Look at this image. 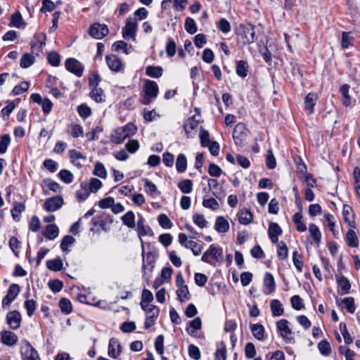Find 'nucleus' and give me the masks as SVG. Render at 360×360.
Returning a JSON list of instances; mask_svg holds the SVG:
<instances>
[{
  "mask_svg": "<svg viewBox=\"0 0 360 360\" xmlns=\"http://www.w3.org/2000/svg\"><path fill=\"white\" fill-rule=\"evenodd\" d=\"M137 131L136 125L131 122L127 123L122 127L117 128L110 136V140L113 143L120 144L127 138L134 135Z\"/></svg>",
  "mask_w": 360,
  "mask_h": 360,
  "instance_id": "f257e3e1",
  "label": "nucleus"
},
{
  "mask_svg": "<svg viewBox=\"0 0 360 360\" xmlns=\"http://www.w3.org/2000/svg\"><path fill=\"white\" fill-rule=\"evenodd\" d=\"M143 95L141 97V103L143 105H149L155 100L159 94V88L156 82L146 79L143 88Z\"/></svg>",
  "mask_w": 360,
  "mask_h": 360,
  "instance_id": "f03ea898",
  "label": "nucleus"
},
{
  "mask_svg": "<svg viewBox=\"0 0 360 360\" xmlns=\"http://www.w3.org/2000/svg\"><path fill=\"white\" fill-rule=\"evenodd\" d=\"M223 250L214 244L210 245L209 248L202 254L201 260L212 266H216L219 258L222 256Z\"/></svg>",
  "mask_w": 360,
  "mask_h": 360,
  "instance_id": "7ed1b4c3",
  "label": "nucleus"
},
{
  "mask_svg": "<svg viewBox=\"0 0 360 360\" xmlns=\"http://www.w3.org/2000/svg\"><path fill=\"white\" fill-rule=\"evenodd\" d=\"M157 259V255L153 252H148L146 254H144L143 252H142V273H143V277L145 279H148V277H147L148 271L149 273H151L154 269L155 264L156 262Z\"/></svg>",
  "mask_w": 360,
  "mask_h": 360,
  "instance_id": "20e7f679",
  "label": "nucleus"
},
{
  "mask_svg": "<svg viewBox=\"0 0 360 360\" xmlns=\"http://www.w3.org/2000/svg\"><path fill=\"white\" fill-rule=\"evenodd\" d=\"M276 328L280 333L281 336L287 343L295 342V339L292 336V330L289 328V322L286 319H281L276 323Z\"/></svg>",
  "mask_w": 360,
  "mask_h": 360,
  "instance_id": "39448f33",
  "label": "nucleus"
},
{
  "mask_svg": "<svg viewBox=\"0 0 360 360\" xmlns=\"http://www.w3.org/2000/svg\"><path fill=\"white\" fill-rule=\"evenodd\" d=\"M137 30V21L135 18H128L125 26L122 27V34L125 39L135 40Z\"/></svg>",
  "mask_w": 360,
  "mask_h": 360,
  "instance_id": "423d86ee",
  "label": "nucleus"
},
{
  "mask_svg": "<svg viewBox=\"0 0 360 360\" xmlns=\"http://www.w3.org/2000/svg\"><path fill=\"white\" fill-rule=\"evenodd\" d=\"M20 352L23 360H40L37 351L27 340L22 343Z\"/></svg>",
  "mask_w": 360,
  "mask_h": 360,
  "instance_id": "0eeeda50",
  "label": "nucleus"
},
{
  "mask_svg": "<svg viewBox=\"0 0 360 360\" xmlns=\"http://www.w3.org/2000/svg\"><path fill=\"white\" fill-rule=\"evenodd\" d=\"M248 129L242 122L238 123L233 131V139L237 146H242L246 140Z\"/></svg>",
  "mask_w": 360,
  "mask_h": 360,
  "instance_id": "6e6552de",
  "label": "nucleus"
},
{
  "mask_svg": "<svg viewBox=\"0 0 360 360\" xmlns=\"http://www.w3.org/2000/svg\"><path fill=\"white\" fill-rule=\"evenodd\" d=\"M65 66L68 72L74 74L77 77H81L83 75L84 68L78 60L74 58H69L65 60Z\"/></svg>",
  "mask_w": 360,
  "mask_h": 360,
  "instance_id": "1a4fd4ad",
  "label": "nucleus"
},
{
  "mask_svg": "<svg viewBox=\"0 0 360 360\" xmlns=\"http://www.w3.org/2000/svg\"><path fill=\"white\" fill-rule=\"evenodd\" d=\"M241 41L243 44H250L255 40V27L251 24L240 26Z\"/></svg>",
  "mask_w": 360,
  "mask_h": 360,
  "instance_id": "9d476101",
  "label": "nucleus"
},
{
  "mask_svg": "<svg viewBox=\"0 0 360 360\" xmlns=\"http://www.w3.org/2000/svg\"><path fill=\"white\" fill-rule=\"evenodd\" d=\"M209 189L212 195L219 200H222L226 196V191L223 186L215 179H209L207 181Z\"/></svg>",
  "mask_w": 360,
  "mask_h": 360,
  "instance_id": "9b49d317",
  "label": "nucleus"
},
{
  "mask_svg": "<svg viewBox=\"0 0 360 360\" xmlns=\"http://www.w3.org/2000/svg\"><path fill=\"white\" fill-rule=\"evenodd\" d=\"M108 32L107 25L98 22L92 24L89 30V35L96 39H103L108 34Z\"/></svg>",
  "mask_w": 360,
  "mask_h": 360,
  "instance_id": "f8f14e48",
  "label": "nucleus"
},
{
  "mask_svg": "<svg viewBox=\"0 0 360 360\" xmlns=\"http://www.w3.org/2000/svg\"><path fill=\"white\" fill-rule=\"evenodd\" d=\"M6 323L12 330H17L20 327L22 322L21 314L18 310H13L7 313Z\"/></svg>",
  "mask_w": 360,
  "mask_h": 360,
  "instance_id": "ddd939ff",
  "label": "nucleus"
},
{
  "mask_svg": "<svg viewBox=\"0 0 360 360\" xmlns=\"http://www.w3.org/2000/svg\"><path fill=\"white\" fill-rule=\"evenodd\" d=\"M46 35L44 33H39L34 35V40L30 43L32 53L38 56L45 46Z\"/></svg>",
  "mask_w": 360,
  "mask_h": 360,
  "instance_id": "4468645a",
  "label": "nucleus"
},
{
  "mask_svg": "<svg viewBox=\"0 0 360 360\" xmlns=\"http://www.w3.org/2000/svg\"><path fill=\"white\" fill-rule=\"evenodd\" d=\"M20 292V287L18 284H11L7 291L6 295L2 300V307H9L12 302L17 297Z\"/></svg>",
  "mask_w": 360,
  "mask_h": 360,
  "instance_id": "2eb2a0df",
  "label": "nucleus"
},
{
  "mask_svg": "<svg viewBox=\"0 0 360 360\" xmlns=\"http://www.w3.org/2000/svg\"><path fill=\"white\" fill-rule=\"evenodd\" d=\"M63 199L61 196L57 195L47 198L44 204V208L47 212H55L59 210L63 205Z\"/></svg>",
  "mask_w": 360,
  "mask_h": 360,
  "instance_id": "dca6fc26",
  "label": "nucleus"
},
{
  "mask_svg": "<svg viewBox=\"0 0 360 360\" xmlns=\"http://www.w3.org/2000/svg\"><path fill=\"white\" fill-rule=\"evenodd\" d=\"M105 60L108 68L113 72H118L124 68L122 60L115 55L106 56Z\"/></svg>",
  "mask_w": 360,
  "mask_h": 360,
  "instance_id": "f3484780",
  "label": "nucleus"
},
{
  "mask_svg": "<svg viewBox=\"0 0 360 360\" xmlns=\"http://www.w3.org/2000/svg\"><path fill=\"white\" fill-rule=\"evenodd\" d=\"M342 216L345 224H347L350 228H356L354 214L353 213V210L351 206H349V205H343Z\"/></svg>",
  "mask_w": 360,
  "mask_h": 360,
  "instance_id": "a211bd4d",
  "label": "nucleus"
},
{
  "mask_svg": "<svg viewBox=\"0 0 360 360\" xmlns=\"http://www.w3.org/2000/svg\"><path fill=\"white\" fill-rule=\"evenodd\" d=\"M318 96L314 93H309L304 98V110L309 115L314 113V106L316 105Z\"/></svg>",
  "mask_w": 360,
  "mask_h": 360,
  "instance_id": "6ab92c4d",
  "label": "nucleus"
},
{
  "mask_svg": "<svg viewBox=\"0 0 360 360\" xmlns=\"http://www.w3.org/2000/svg\"><path fill=\"white\" fill-rule=\"evenodd\" d=\"M1 342L7 346H13L18 342V336L10 330H2L0 333Z\"/></svg>",
  "mask_w": 360,
  "mask_h": 360,
  "instance_id": "aec40b11",
  "label": "nucleus"
},
{
  "mask_svg": "<svg viewBox=\"0 0 360 360\" xmlns=\"http://www.w3.org/2000/svg\"><path fill=\"white\" fill-rule=\"evenodd\" d=\"M122 352V347L117 339L112 338L108 345V355L116 359Z\"/></svg>",
  "mask_w": 360,
  "mask_h": 360,
  "instance_id": "412c9836",
  "label": "nucleus"
},
{
  "mask_svg": "<svg viewBox=\"0 0 360 360\" xmlns=\"http://www.w3.org/2000/svg\"><path fill=\"white\" fill-rule=\"evenodd\" d=\"M269 236L273 243L278 242V236L282 234V229L277 223L271 222L268 229Z\"/></svg>",
  "mask_w": 360,
  "mask_h": 360,
  "instance_id": "4be33fe9",
  "label": "nucleus"
},
{
  "mask_svg": "<svg viewBox=\"0 0 360 360\" xmlns=\"http://www.w3.org/2000/svg\"><path fill=\"white\" fill-rule=\"evenodd\" d=\"M136 230L139 238L148 235V233L151 231V229L149 226H145V219L140 214H138Z\"/></svg>",
  "mask_w": 360,
  "mask_h": 360,
  "instance_id": "5701e85b",
  "label": "nucleus"
},
{
  "mask_svg": "<svg viewBox=\"0 0 360 360\" xmlns=\"http://www.w3.org/2000/svg\"><path fill=\"white\" fill-rule=\"evenodd\" d=\"M354 229L350 228L345 236V241L347 245L350 248L359 247V238L354 230Z\"/></svg>",
  "mask_w": 360,
  "mask_h": 360,
  "instance_id": "b1692460",
  "label": "nucleus"
},
{
  "mask_svg": "<svg viewBox=\"0 0 360 360\" xmlns=\"http://www.w3.org/2000/svg\"><path fill=\"white\" fill-rule=\"evenodd\" d=\"M91 192L87 186V182L84 181L80 184V189L75 193V197L79 202L84 201L88 198Z\"/></svg>",
  "mask_w": 360,
  "mask_h": 360,
  "instance_id": "393cba45",
  "label": "nucleus"
},
{
  "mask_svg": "<svg viewBox=\"0 0 360 360\" xmlns=\"http://www.w3.org/2000/svg\"><path fill=\"white\" fill-rule=\"evenodd\" d=\"M249 72V65L247 61L240 60L236 61V72L242 77L245 78L248 76Z\"/></svg>",
  "mask_w": 360,
  "mask_h": 360,
  "instance_id": "a878e982",
  "label": "nucleus"
},
{
  "mask_svg": "<svg viewBox=\"0 0 360 360\" xmlns=\"http://www.w3.org/2000/svg\"><path fill=\"white\" fill-rule=\"evenodd\" d=\"M214 229L218 233H226L229 229V221L224 217H217L214 224Z\"/></svg>",
  "mask_w": 360,
  "mask_h": 360,
  "instance_id": "bb28decb",
  "label": "nucleus"
},
{
  "mask_svg": "<svg viewBox=\"0 0 360 360\" xmlns=\"http://www.w3.org/2000/svg\"><path fill=\"white\" fill-rule=\"evenodd\" d=\"M13 207L11 210V215L15 221H19L20 219V214L25 211V205L24 202H18L15 201L13 202Z\"/></svg>",
  "mask_w": 360,
  "mask_h": 360,
  "instance_id": "cd10ccee",
  "label": "nucleus"
},
{
  "mask_svg": "<svg viewBox=\"0 0 360 360\" xmlns=\"http://www.w3.org/2000/svg\"><path fill=\"white\" fill-rule=\"evenodd\" d=\"M59 229L55 224H49L46 226L43 235L49 240H54L58 236Z\"/></svg>",
  "mask_w": 360,
  "mask_h": 360,
  "instance_id": "c85d7f7f",
  "label": "nucleus"
},
{
  "mask_svg": "<svg viewBox=\"0 0 360 360\" xmlns=\"http://www.w3.org/2000/svg\"><path fill=\"white\" fill-rule=\"evenodd\" d=\"M177 288L178 289L176 290V293L177 295V300L179 302H184L191 299V296L186 285Z\"/></svg>",
  "mask_w": 360,
  "mask_h": 360,
  "instance_id": "c756f323",
  "label": "nucleus"
},
{
  "mask_svg": "<svg viewBox=\"0 0 360 360\" xmlns=\"http://www.w3.org/2000/svg\"><path fill=\"white\" fill-rule=\"evenodd\" d=\"M89 96L96 103H102L105 100V95L104 91L100 87L91 89Z\"/></svg>",
  "mask_w": 360,
  "mask_h": 360,
  "instance_id": "7c9ffc66",
  "label": "nucleus"
},
{
  "mask_svg": "<svg viewBox=\"0 0 360 360\" xmlns=\"http://www.w3.org/2000/svg\"><path fill=\"white\" fill-rule=\"evenodd\" d=\"M264 285L267 288V291H264L266 294H270L275 290V282L274 276L271 274L266 272L264 278Z\"/></svg>",
  "mask_w": 360,
  "mask_h": 360,
  "instance_id": "2f4dec72",
  "label": "nucleus"
},
{
  "mask_svg": "<svg viewBox=\"0 0 360 360\" xmlns=\"http://www.w3.org/2000/svg\"><path fill=\"white\" fill-rule=\"evenodd\" d=\"M270 307L273 316H280L284 313V309L282 304L278 300H272L270 303Z\"/></svg>",
  "mask_w": 360,
  "mask_h": 360,
  "instance_id": "473e14b6",
  "label": "nucleus"
},
{
  "mask_svg": "<svg viewBox=\"0 0 360 360\" xmlns=\"http://www.w3.org/2000/svg\"><path fill=\"white\" fill-rule=\"evenodd\" d=\"M349 85L345 84L340 86V91L342 96V104L347 107L352 103V98L349 94Z\"/></svg>",
  "mask_w": 360,
  "mask_h": 360,
  "instance_id": "72a5a7b5",
  "label": "nucleus"
},
{
  "mask_svg": "<svg viewBox=\"0 0 360 360\" xmlns=\"http://www.w3.org/2000/svg\"><path fill=\"white\" fill-rule=\"evenodd\" d=\"M121 219L123 224L130 229H134L136 227L135 224V214L132 211H128L124 214Z\"/></svg>",
  "mask_w": 360,
  "mask_h": 360,
  "instance_id": "f704fd0d",
  "label": "nucleus"
},
{
  "mask_svg": "<svg viewBox=\"0 0 360 360\" xmlns=\"http://www.w3.org/2000/svg\"><path fill=\"white\" fill-rule=\"evenodd\" d=\"M162 73L163 69L160 66L149 65L146 68V75L153 78H159Z\"/></svg>",
  "mask_w": 360,
  "mask_h": 360,
  "instance_id": "c9c22d12",
  "label": "nucleus"
},
{
  "mask_svg": "<svg viewBox=\"0 0 360 360\" xmlns=\"http://www.w3.org/2000/svg\"><path fill=\"white\" fill-rule=\"evenodd\" d=\"M250 330L253 336L258 340H262L264 336V328L259 323L252 324Z\"/></svg>",
  "mask_w": 360,
  "mask_h": 360,
  "instance_id": "e433bc0d",
  "label": "nucleus"
},
{
  "mask_svg": "<svg viewBox=\"0 0 360 360\" xmlns=\"http://www.w3.org/2000/svg\"><path fill=\"white\" fill-rule=\"evenodd\" d=\"M46 267L53 271H59L63 268V263L61 259L57 258L46 261Z\"/></svg>",
  "mask_w": 360,
  "mask_h": 360,
  "instance_id": "4c0bfd02",
  "label": "nucleus"
},
{
  "mask_svg": "<svg viewBox=\"0 0 360 360\" xmlns=\"http://www.w3.org/2000/svg\"><path fill=\"white\" fill-rule=\"evenodd\" d=\"M302 219V214L301 212H298L294 214L292 217V221L295 224L297 230L300 232H304L307 230V226Z\"/></svg>",
  "mask_w": 360,
  "mask_h": 360,
  "instance_id": "58836bf2",
  "label": "nucleus"
},
{
  "mask_svg": "<svg viewBox=\"0 0 360 360\" xmlns=\"http://www.w3.org/2000/svg\"><path fill=\"white\" fill-rule=\"evenodd\" d=\"M176 168L179 173H183L187 168V159L185 155L181 153L177 156Z\"/></svg>",
  "mask_w": 360,
  "mask_h": 360,
  "instance_id": "ea45409f",
  "label": "nucleus"
},
{
  "mask_svg": "<svg viewBox=\"0 0 360 360\" xmlns=\"http://www.w3.org/2000/svg\"><path fill=\"white\" fill-rule=\"evenodd\" d=\"M309 231L316 244H319L321 240V233L318 226L314 224H309Z\"/></svg>",
  "mask_w": 360,
  "mask_h": 360,
  "instance_id": "a19ab883",
  "label": "nucleus"
},
{
  "mask_svg": "<svg viewBox=\"0 0 360 360\" xmlns=\"http://www.w3.org/2000/svg\"><path fill=\"white\" fill-rule=\"evenodd\" d=\"M337 283L338 286L343 291V294H347L351 288L349 280L344 276H337Z\"/></svg>",
  "mask_w": 360,
  "mask_h": 360,
  "instance_id": "79ce46f5",
  "label": "nucleus"
},
{
  "mask_svg": "<svg viewBox=\"0 0 360 360\" xmlns=\"http://www.w3.org/2000/svg\"><path fill=\"white\" fill-rule=\"evenodd\" d=\"M35 61L34 57L30 53H25L20 58V66L22 68H28L34 64Z\"/></svg>",
  "mask_w": 360,
  "mask_h": 360,
  "instance_id": "37998d69",
  "label": "nucleus"
},
{
  "mask_svg": "<svg viewBox=\"0 0 360 360\" xmlns=\"http://www.w3.org/2000/svg\"><path fill=\"white\" fill-rule=\"evenodd\" d=\"M277 256L281 259H285L288 256V249L285 243L283 240L278 242Z\"/></svg>",
  "mask_w": 360,
  "mask_h": 360,
  "instance_id": "c03bdc74",
  "label": "nucleus"
},
{
  "mask_svg": "<svg viewBox=\"0 0 360 360\" xmlns=\"http://www.w3.org/2000/svg\"><path fill=\"white\" fill-rule=\"evenodd\" d=\"M178 187L183 193L188 194L193 191V182L190 179H185L178 183Z\"/></svg>",
  "mask_w": 360,
  "mask_h": 360,
  "instance_id": "a18cd8bd",
  "label": "nucleus"
},
{
  "mask_svg": "<svg viewBox=\"0 0 360 360\" xmlns=\"http://www.w3.org/2000/svg\"><path fill=\"white\" fill-rule=\"evenodd\" d=\"M112 49L115 51H123L124 53L129 54L131 46L128 47V44L124 41H117L113 43Z\"/></svg>",
  "mask_w": 360,
  "mask_h": 360,
  "instance_id": "49530a36",
  "label": "nucleus"
},
{
  "mask_svg": "<svg viewBox=\"0 0 360 360\" xmlns=\"http://www.w3.org/2000/svg\"><path fill=\"white\" fill-rule=\"evenodd\" d=\"M59 307L61 311L65 314H69L72 311V303L68 298H61L59 301Z\"/></svg>",
  "mask_w": 360,
  "mask_h": 360,
  "instance_id": "de8ad7c7",
  "label": "nucleus"
},
{
  "mask_svg": "<svg viewBox=\"0 0 360 360\" xmlns=\"http://www.w3.org/2000/svg\"><path fill=\"white\" fill-rule=\"evenodd\" d=\"M93 174L101 179H105L107 176V171L103 164L100 162H96Z\"/></svg>",
  "mask_w": 360,
  "mask_h": 360,
  "instance_id": "09e8293b",
  "label": "nucleus"
},
{
  "mask_svg": "<svg viewBox=\"0 0 360 360\" xmlns=\"http://www.w3.org/2000/svg\"><path fill=\"white\" fill-rule=\"evenodd\" d=\"M202 327V321L200 317H196L189 322V326L186 328V331L189 334H193L195 330L200 329Z\"/></svg>",
  "mask_w": 360,
  "mask_h": 360,
  "instance_id": "8fccbe9b",
  "label": "nucleus"
},
{
  "mask_svg": "<svg viewBox=\"0 0 360 360\" xmlns=\"http://www.w3.org/2000/svg\"><path fill=\"white\" fill-rule=\"evenodd\" d=\"M252 213L248 210H241L239 214V222L242 224H249L252 220Z\"/></svg>",
  "mask_w": 360,
  "mask_h": 360,
  "instance_id": "3c124183",
  "label": "nucleus"
},
{
  "mask_svg": "<svg viewBox=\"0 0 360 360\" xmlns=\"http://www.w3.org/2000/svg\"><path fill=\"white\" fill-rule=\"evenodd\" d=\"M184 27L186 32L191 34H195L198 30L195 20L189 17L186 18Z\"/></svg>",
  "mask_w": 360,
  "mask_h": 360,
  "instance_id": "603ef678",
  "label": "nucleus"
},
{
  "mask_svg": "<svg viewBox=\"0 0 360 360\" xmlns=\"http://www.w3.org/2000/svg\"><path fill=\"white\" fill-rule=\"evenodd\" d=\"M352 41L353 37L351 36V32H342L341 46L342 49H348L352 45Z\"/></svg>",
  "mask_w": 360,
  "mask_h": 360,
  "instance_id": "864d4df0",
  "label": "nucleus"
},
{
  "mask_svg": "<svg viewBox=\"0 0 360 360\" xmlns=\"http://www.w3.org/2000/svg\"><path fill=\"white\" fill-rule=\"evenodd\" d=\"M60 179L65 184H70L73 181L72 173L68 169H61L58 173Z\"/></svg>",
  "mask_w": 360,
  "mask_h": 360,
  "instance_id": "5fc2aeb1",
  "label": "nucleus"
},
{
  "mask_svg": "<svg viewBox=\"0 0 360 360\" xmlns=\"http://www.w3.org/2000/svg\"><path fill=\"white\" fill-rule=\"evenodd\" d=\"M339 328H340V330L343 336L345 342L347 345L351 344L353 341V339L351 337L350 334L349 333V332L347 329L346 323L344 322H341L339 325Z\"/></svg>",
  "mask_w": 360,
  "mask_h": 360,
  "instance_id": "6e6d98bb",
  "label": "nucleus"
},
{
  "mask_svg": "<svg viewBox=\"0 0 360 360\" xmlns=\"http://www.w3.org/2000/svg\"><path fill=\"white\" fill-rule=\"evenodd\" d=\"M318 349L320 353L323 356H328L331 353L330 343L326 340H322L318 344Z\"/></svg>",
  "mask_w": 360,
  "mask_h": 360,
  "instance_id": "4d7b16f0",
  "label": "nucleus"
},
{
  "mask_svg": "<svg viewBox=\"0 0 360 360\" xmlns=\"http://www.w3.org/2000/svg\"><path fill=\"white\" fill-rule=\"evenodd\" d=\"M102 185V182L96 178H91L89 182L87 183V186L91 193H96Z\"/></svg>",
  "mask_w": 360,
  "mask_h": 360,
  "instance_id": "13d9d810",
  "label": "nucleus"
},
{
  "mask_svg": "<svg viewBox=\"0 0 360 360\" xmlns=\"http://www.w3.org/2000/svg\"><path fill=\"white\" fill-rule=\"evenodd\" d=\"M75 242V239L71 236H65L63 238L60 243V248L63 252H69V246Z\"/></svg>",
  "mask_w": 360,
  "mask_h": 360,
  "instance_id": "bf43d9fd",
  "label": "nucleus"
},
{
  "mask_svg": "<svg viewBox=\"0 0 360 360\" xmlns=\"http://www.w3.org/2000/svg\"><path fill=\"white\" fill-rule=\"evenodd\" d=\"M113 222L112 217L106 213H103L101 214V220L99 223V226L105 231H107L108 229L107 228L108 224H112Z\"/></svg>",
  "mask_w": 360,
  "mask_h": 360,
  "instance_id": "052dcab7",
  "label": "nucleus"
},
{
  "mask_svg": "<svg viewBox=\"0 0 360 360\" xmlns=\"http://www.w3.org/2000/svg\"><path fill=\"white\" fill-rule=\"evenodd\" d=\"M158 222L160 226L163 229H171L173 224L169 218L165 214H160L158 216Z\"/></svg>",
  "mask_w": 360,
  "mask_h": 360,
  "instance_id": "680f3d73",
  "label": "nucleus"
},
{
  "mask_svg": "<svg viewBox=\"0 0 360 360\" xmlns=\"http://www.w3.org/2000/svg\"><path fill=\"white\" fill-rule=\"evenodd\" d=\"M29 82L26 81L21 82L19 85L14 86L12 90V94L13 96H18L27 91L29 89Z\"/></svg>",
  "mask_w": 360,
  "mask_h": 360,
  "instance_id": "e2e57ef3",
  "label": "nucleus"
},
{
  "mask_svg": "<svg viewBox=\"0 0 360 360\" xmlns=\"http://www.w3.org/2000/svg\"><path fill=\"white\" fill-rule=\"evenodd\" d=\"M11 143V137L9 134H4L0 139V155L6 152L7 148Z\"/></svg>",
  "mask_w": 360,
  "mask_h": 360,
  "instance_id": "0e129e2a",
  "label": "nucleus"
},
{
  "mask_svg": "<svg viewBox=\"0 0 360 360\" xmlns=\"http://www.w3.org/2000/svg\"><path fill=\"white\" fill-rule=\"evenodd\" d=\"M47 59L48 62L53 67H58L60 64V56L55 51L49 53L47 56Z\"/></svg>",
  "mask_w": 360,
  "mask_h": 360,
  "instance_id": "69168bd1",
  "label": "nucleus"
},
{
  "mask_svg": "<svg viewBox=\"0 0 360 360\" xmlns=\"http://www.w3.org/2000/svg\"><path fill=\"white\" fill-rule=\"evenodd\" d=\"M176 51V43L172 38H168L166 44V53L168 57H173Z\"/></svg>",
  "mask_w": 360,
  "mask_h": 360,
  "instance_id": "338daca9",
  "label": "nucleus"
},
{
  "mask_svg": "<svg viewBox=\"0 0 360 360\" xmlns=\"http://www.w3.org/2000/svg\"><path fill=\"white\" fill-rule=\"evenodd\" d=\"M341 302L345 304V308L349 313L353 314L355 311L356 307L354 304V299L353 297H345L342 300Z\"/></svg>",
  "mask_w": 360,
  "mask_h": 360,
  "instance_id": "774afa93",
  "label": "nucleus"
}]
</instances>
